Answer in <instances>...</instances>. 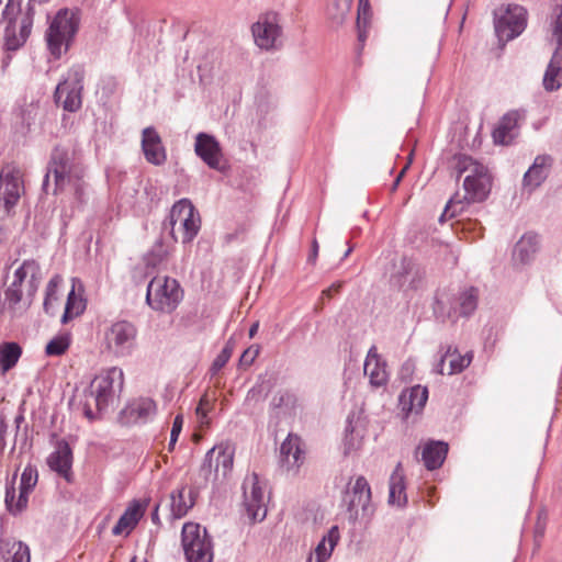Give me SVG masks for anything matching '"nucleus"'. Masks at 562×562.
Listing matches in <instances>:
<instances>
[{"instance_id":"obj_53","label":"nucleus","mask_w":562,"mask_h":562,"mask_svg":"<svg viewBox=\"0 0 562 562\" xmlns=\"http://www.w3.org/2000/svg\"><path fill=\"white\" fill-rule=\"evenodd\" d=\"M211 408V401L207 395H203L196 406L195 413L200 418H206L207 413Z\"/></svg>"},{"instance_id":"obj_10","label":"nucleus","mask_w":562,"mask_h":562,"mask_svg":"<svg viewBox=\"0 0 562 562\" xmlns=\"http://www.w3.org/2000/svg\"><path fill=\"white\" fill-rule=\"evenodd\" d=\"M18 472L15 471L11 477H7L4 504L7 510L16 516L26 509L29 496L37 484L38 472L36 467L27 464L21 474L19 497L15 501V481Z\"/></svg>"},{"instance_id":"obj_61","label":"nucleus","mask_w":562,"mask_h":562,"mask_svg":"<svg viewBox=\"0 0 562 562\" xmlns=\"http://www.w3.org/2000/svg\"><path fill=\"white\" fill-rule=\"evenodd\" d=\"M312 251H313V256L316 257L317 256V252H318V244H317V240L314 239L313 240V244H312Z\"/></svg>"},{"instance_id":"obj_14","label":"nucleus","mask_w":562,"mask_h":562,"mask_svg":"<svg viewBox=\"0 0 562 562\" xmlns=\"http://www.w3.org/2000/svg\"><path fill=\"white\" fill-rule=\"evenodd\" d=\"M527 10L519 4H508L503 15L495 20V33L499 42L519 36L527 26Z\"/></svg>"},{"instance_id":"obj_45","label":"nucleus","mask_w":562,"mask_h":562,"mask_svg":"<svg viewBox=\"0 0 562 562\" xmlns=\"http://www.w3.org/2000/svg\"><path fill=\"white\" fill-rule=\"evenodd\" d=\"M477 297H479V291L477 289L471 286L467 290H464L460 294V313L463 316H470L474 313V311L477 307Z\"/></svg>"},{"instance_id":"obj_5","label":"nucleus","mask_w":562,"mask_h":562,"mask_svg":"<svg viewBox=\"0 0 562 562\" xmlns=\"http://www.w3.org/2000/svg\"><path fill=\"white\" fill-rule=\"evenodd\" d=\"M180 225L182 229V244L191 243L201 228L200 214L188 199H181L176 202L169 213L168 218L162 224V231L168 232L173 243L178 241L176 236V226Z\"/></svg>"},{"instance_id":"obj_26","label":"nucleus","mask_w":562,"mask_h":562,"mask_svg":"<svg viewBox=\"0 0 562 562\" xmlns=\"http://www.w3.org/2000/svg\"><path fill=\"white\" fill-rule=\"evenodd\" d=\"M280 459L286 470L297 468L303 462L304 451L301 448V438L297 435L290 432L281 443Z\"/></svg>"},{"instance_id":"obj_36","label":"nucleus","mask_w":562,"mask_h":562,"mask_svg":"<svg viewBox=\"0 0 562 562\" xmlns=\"http://www.w3.org/2000/svg\"><path fill=\"white\" fill-rule=\"evenodd\" d=\"M216 459L214 465V481L218 479V473L225 477L233 469L234 464V450L228 443H220L214 446Z\"/></svg>"},{"instance_id":"obj_1","label":"nucleus","mask_w":562,"mask_h":562,"mask_svg":"<svg viewBox=\"0 0 562 562\" xmlns=\"http://www.w3.org/2000/svg\"><path fill=\"white\" fill-rule=\"evenodd\" d=\"M50 177L54 179V195L70 189L74 200L79 206L87 202L88 183L85 180L86 167L75 150L59 146L53 149L42 184L43 190L46 192L49 187Z\"/></svg>"},{"instance_id":"obj_56","label":"nucleus","mask_w":562,"mask_h":562,"mask_svg":"<svg viewBox=\"0 0 562 562\" xmlns=\"http://www.w3.org/2000/svg\"><path fill=\"white\" fill-rule=\"evenodd\" d=\"M406 169H407V166H405V167L401 170V172L397 175V177L395 178V180H394V182H393V184H392V188H391V190H392V191H395V190L397 189V187H398V184H400V182H401V180H402V178H403V176H404V173H405Z\"/></svg>"},{"instance_id":"obj_3","label":"nucleus","mask_w":562,"mask_h":562,"mask_svg":"<svg viewBox=\"0 0 562 562\" xmlns=\"http://www.w3.org/2000/svg\"><path fill=\"white\" fill-rule=\"evenodd\" d=\"M124 386L123 370L112 367L101 371L83 391V415L94 420L113 406L119 400Z\"/></svg>"},{"instance_id":"obj_47","label":"nucleus","mask_w":562,"mask_h":562,"mask_svg":"<svg viewBox=\"0 0 562 562\" xmlns=\"http://www.w3.org/2000/svg\"><path fill=\"white\" fill-rule=\"evenodd\" d=\"M59 283L60 278L55 276L48 281L46 285L43 308L47 314H54V302L57 301V289Z\"/></svg>"},{"instance_id":"obj_43","label":"nucleus","mask_w":562,"mask_h":562,"mask_svg":"<svg viewBox=\"0 0 562 562\" xmlns=\"http://www.w3.org/2000/svg\"><path fill=\"white\" fill-rule=\"evenodd\" d=\"M71 342V336L69 333H60L53 337L46 345L45 352L50 357H58L64 355Z\"/></svg>"},{"instance_id":"obj_34","label":"nucleus","mask_w":562,"mask_h":562,"mask_svg":"<svg viewBox=\"0 0 562 562\" xmlns=\"http://www.w3.org/2000/svg\"><path fill=\"white\" fill-rule=\"evenodd\" d=\"M562 86V52L554 50L543 76V87L554 91Z\"/></svg>"},{"instance_id":"obj_31","label":"nucleus","mask_w":562,"mask_h":562,"mask_svg":"<svg viewBox=\"0 0 562 562\" xmlns=\"http://www.w3.org/2000/svg\"><path fill=\"white\" fill-rule=\"evenodd\" d=\"M0 553L3 562H30L31 554L27 544L20 540L7 539L0 544Z\"/></svg>"},{"instance_id":"obj_41","label":"nucleus","mask_w":562,"mask_h":562,"mask_svg":"<svg viewBox=\"0 0 562 562\" xmlns=\"http://www.w3.org/2000/svg\"><path fill=\"white\" fill-rule=\"evenodd\" d=\"M86 310V303L82 297L78 296L72 289L67 296L65 312L61 316V323L66 324L70 319L79 316Z\"/></svg>"},{"instance_id":"obj_51","label":"nucleus","mask_w":562,"mask_h":562,"mask_svg":"<svg viewBox=\"0 0 562 562\" xmlns=\"http://www.w3.org/2000/svg\"><path fill=\"white\" fill-rule=\"evenodd\" d=\"M258 355H259V347L250 346L240 356V359H239L240 366L248 367V366L252 364V362L258 357Z\"/></svg>"},{"instance_id":"obj_8","label":"nucleus","mask_w":562,"mask_h":562,"mask_svg":"<svg viewBox=\"0 0 562 562\" xmlns=\"http://www.w3.org/2000/svg\"><path fill=\"white\" fill-rule=\"evenodd\" d=\"M34 4L27 2L25 11L15 15L14 5L10 2L3 10V16L8 21L4 29V45L8 50H16L22 47L32 31L34 19Z\"/></svg>"},{"instance_id":"obj_28","label":"nucleus","mask_w":562,"mask_h":562,"mask_svg":"<svg viewBox=\"0 0 562 562\" xmlns=\"http://www.w3.org/2000/svg\"><path fill=\"white\" fill-rule=\"evenodd\" d=\"M428 400V390L426 386L415 385L400 395V406L406 414L419 413Z\"/></svg>"},{"instance_id":"obj_33","label":"nucleus","mask_w":562,"mask_h":562,"mask_svg":"<svg viewBox=\"0 0 562 562\" xmlns=\"http://www.w3.org/2000/svg\"><path fill=\"white\" fill-rule=\"evenodd\" d=\"M539 246L537 234L527 233L516 243L513 251V258L520 263H528L535 257Z\"/></svg>"},{"instance_id":"obj_24","label":"nucleus","mask_w":562,"mask_h":562,"mask_svg":"<svg viewBox=\"0 0 562 562\" xmlns=\"http://www.w3.org/2000/svg\"><path fill=\"white\" fill-rule=\"evenodd\" d=\"M364 373L369 376L370 384L374 387L385 385L389 380L386 363L378 355L374 346L370 348L367 355L364 361Z\"/></svg>"},{"instance_id":"obj_59","label":"nucleus","mask_w":562,"mask_h":562,"mask_svg":"<svg viewBox=\"0 0 562 562\" xmlns=\"http://www.w3.org/2000/svg\"><path fill=\"white\" fill-rule=\"evenodd\" d=\"M158 508H159V506L157 505L151 513V520L154 524H157V525L160 522L159 515H158Z\"/></svg>"},{"instance_id":"obj_44","label":"nucleus","mask_w":562,"mask_h":562,"mask_svg":"<svg viewBox=\"0 0 562 562\" xmlns=\"http://www.w3.org/2000/svg\"><path fill=\"white\" fill-rule=\"evenodd\" d=\"M449 370L448 374H458L465 370L472 362L473 353L467 352L465 355H460L458 351L452 349L449 351Z\"/></svg>"},{"instance_id":"obj_52","label":"nucleus","mask_w":562,"mask_h":562,"mask_svg":"<svg viewBox=\"0 0 562 562\" xmlns=\"http://www.w3.org/2000/svg\"><path fill=\"white\" fill-rule=\"evenodd\" d=\"M415 268V263L411 260V259H407V258H403L402 261H401V271L398 272L397 276H394L393 278L396 280V282L398 283V285H403V281H402V278L406 274H409Z\"/></svg>"},{"instance_id":"obj_25","label":"nucleus","mask_w":562,"mask_h":562,"mask_svg":"<svg viewBox=\"0 0 562 562\" xmlns=\"http://www.w3.org/2000/svg\"><path fill=\"white\" fill-rule=\"evenodd\" d=\"M145 506L137 499L132 501L112 529L114 536L130 535L144 516Z\"/></svg>"},{"instance_id":"obj_54","label":"nucleus","mask_w":562,"mask_h":562,"mask_svg":"<svg viewBox=\"0 0 562 562\" xmlns=\"http://www.w3.org/2000/svg\"><path fill=\"white\" fill-rule=\"evenodd\" d=\"M183 427V417L182 415H177L173 419L170 437L179 438Z\"/></svg>"},{"instance_id":"obj_18","label":"nucleus","mask_w":562,"mask_h":562,"mask_svg":"<svg viewBox=\"0 0 562 562\" xmlns=\"http://www.w3.org/2000/svg\"><path fill=\"white\" fill-rule=\"evenodd\" d=\"M22 189L20 170L12 166L3 167L0 171V202L7 211L18 203Z\"/></svg>"},{"instance_id":"obj_4","label":"nucleus","mask_w":562,"mask_h":562,"mask_svg":"<svg viewBox=\"0 0 562 562\" xmlns=\"http://www.w3.org/2000/svg\"><path fill=\"white\" fill-rule=\"evenodd\" d=\"M42 279L41 267L34 259H25L13 272V280L4 290L12 311L18 303L32 305Z\"/></svg>"},{"instance_id":"obj_13","label":"nucleus","mask_w":562,"mask_h":562,"mask_svg":"<svg viewBox=\"0 0 562 562\" xmlns=\"http://www.w3.org/2000/svg\"><path fill=\"white\" fill-rule=\"evenodd\" d=\"M137 328L128 321H117L105 331L104 340L108 350L117 357L132 353L136 345Z\"/></svg>"},{"instance_id":"obj_40","label":"nucleus","mask_w":562,"mask_h":562,"mask_svg":"<svg viewBox=\"0 0 562 562\" xmlns=\"http://www.w3.org/2000/svg\"><path fill=\"white\" fill-rule=\"evenodd\" d=\"M169 254V246L165 245L162 238H159L145 255L144 261L147 267L157 268L167 260Z\"/></svg>"},{"instance_id":"obj_57","label":"nucleus","mask_w":562,"mask_h":562,"mask_svg":"<svg viewBox=\"0 0 562 562\" xmlns=\"http://www.w3.org/2000/svg\"><path fill=\"white\" fill-rule=\"evenodd\" d=\"M341 284L340 283H336V284H333L330 288H328L327 290H324L323 293L324 294H327V295H330L331 292H338L339 289H340Z\"/></svg>"},{"instance_id":"obj_37","label":"nucleus","mask_w":562,"mask_h":562,"mask_svg":"<svg viewBox=\"0 0 562 562\" xmlns=\"http://www.w3.org/2000/svg\"><path fill=\"white\" fill-rule=\"evenodd\" d=\"M353 0H330L326 9V15L333 27H339L347 20Z\"/></svg>"},{"instance_id":"obj_49","label":"nucleus","mask_w":562,"mask_h":562,"mask_svg":"<svg viewBox=\"0 0 562 562\" xmlns=\"http://www.w3.org/2000/svg\"><path fill=\"white\" fill-rule=\"evenodd\" d=\"M271 385L267 381L256 383L247 393V401H263L270 392Z\"/></svg>"},{"instance_id":"obj_9","label":"nucleus","mask_w":562,"mask_h":562,"mask_svg":"<svg viewBox=\"0 0 562 562\" xmlns=\"http://www.w3.org/2000/svg\"><path fill=\"white\" fill-rule=\"evenodd\" d=\"M181 544L188 562H212L213 544L206 529L196 522H186Z\"/></svg>"},{"instance_id":"obj_16","label":"nucleus","mask_w":562,"mask_h":562,"mask_svg":"<svg viewBox=\"0 0 562 562\" xmlns=\"http://www.w3.org/2000/svg\"><path fill=\"white\" fill-rule=\"evenodd\" d=\"M156 414V402L150 397L140 396L126 404L120 413V418L126 425H143L153 420Z\"/></svg>"},{"instance_id":"obj_55","label":"nucleus","mask_w":562,"mask_h":562,"mask_svg":"<svg viewBox=\"0 0 562 562\" xmlns=\"http://www.w3.org/2000/svg\"><path fill=\"white\" fill-rule=\"evenodd\" d=\"M450 350H451V347L449 346L447 351L440 356L438 362L434 366V372H436L438 374L445 373V363H446V360L448 359Z\"/></svg>"},{"instance_id":"obj_60","label":"nucleus","mask_w":562,"mask_h":562,"mask_svg":"<svg viewBox=\"0 0 562 562\" xmlns=\"http://www.w3.org/2000/svg\"><path fill=\"white\" fill-rule=\"evenodd\" d=\"M177 441H178V438L170 437L169 445H168L169 451H172L175 449Z\"/></svg>"},{"instance_id":"obj_11","label":"nucleus","mask_w":562,"mask_h":562,"mask_svg":"<svg viewBox=\"0 0 562 562\" xmlns=\"http://www.w3.org/2000/svg\"><path fill=\"white\" fill-rule=\"evenodd\" d=\"M77 30L78 20L75 13L68 9L59 10L46 33L47 46L55 57L61 55V46L64 44L68 47L69 41L74 37Z\"/></svg>"},{"instance_id":"obj_15","label":"nucleus","mask_w":562,"mask_h":562,"mask_svg":"<svg viewBox=\"0 0 562 562\" xmlns=\"http://www.w3.org/2000/svg\"><path fill=\"white\" fill-rule=\"evenodd\" d=\"M251 32L259 48L265 50L274 48L278 38L282 34L279 14L277 12L261 14L258 21L252 24Z\"/></svg>"},{"instance_id":"obj_6","label":"nucleus","mask_w":562,"mask_h":562,"mask_svg":"<svg viewBox=\"0 0 562 562\" xmlns=\"http://www.w3.org/2000/svg\"><path fill=\"white\" fill-rule=\"evenodd\" d=\"M183 299V290L180 283L167 276L153 278L146 292V303L160 313H172Z\"/></svg>"},{"instance_id":"obj_38","label":"nucleus","mask_w":562,"mask_h":562,"mask_svg":"<svg viewBox=\"0 0 562 562\" xmlns=\"http://www.w3.org/2000/svg\"><path fill=\"white\" fill-rule=\"evenodd\" d=\"M22 356V348L18 342L4 341L0 344V371L8 372L15 367Z\"/></svg>"},{"instance_id":"obj_30","label":"nucleus","mask_w":562,"mask_h":562,"mask_svg":"<svg viewBox=\"0 0 562 562\" xmlns=\"http://www.w3.org/2000/svg\"><path fill=\"white\" fill-rule=\"evenodd\" d=\"M194 505V492L182 486L170 494V512L175 519L184 517Z\"/></svg>"},{"instance_id":"obj_64","label":"nucleus","mask_w":562,"mask_h":562,"mask_svg":"<svg viewBox=\"0 0 562 562\" xmlns=\"http://www.w3.org/2000/svg\"><path fill=\"white\" fill-rule=\"evenodd\" d=\"M4 432H5V426L2 424L0 426V437H2Z\"/></svg>"},{"instance_id":"obj_29","label":"nucleus","mask_w":562,"mask_h":562,"mask_svg":"<svg viewBox=\"0 0 562 562\" xmlns=\"http://www.w3.org/2000/svg\"><path fill=\"white\" fill-rule=\"evenodd\" d=\"M448 443L439 440H429L422 449V460L427 470L439 469L446 460Z\"/></svg>"},{"instance_id":"obj_42","label":"nucleus","mask_w":562,"mask_h":562,"mask_svg":"<svg viewBox=\"0 0 562 562\" xmlns=\"http://www.w3.org/2000/svg\"><path fill=\"white\" fill-rule=\"evenodd\" d=\"M270 405L273 409L281 408L284 413L295 414L299 406V398L295 393L283 391L273 396Z\"/></svg>"},{"instance_id":"obj_39","label":"nucleus","mask_w":562,"mask_h":562,"mask_svg":"<svg viewBox=\"0 0 562 562\" xmlns=\"http://www.w3.org/2000/svg\"><path fill=\"white\" fill-rule=\"evenodd\" d=\"M550 41L554 43L555 49L562 52V4L552 7L549 15Z\"/></svg>"},{"instance_id":"obj_62","label":"nucleus","mask_w":562,"mask_h":562,"mask_svg":"<svg viewBox=\"0 0 562 562\" xmlns=\"http://www.w3.org/2000/svg\"><path fill=\"white\" fill-rule=\"evenodd\" d=\"M5 239V233L2 227H0V244L3 243Z\"/></svg>"},{"instance_id":"obj_35","label":"nucleus","mask_w":562,"mask_h":562,"mask_svg":"<svg viewBox=\"0 0 562 562\" xmlns=\"http://www.w3.org/2000/svg\"><path fill=\"white\" fill-rule=\"evenodd\" d=\"M372 11L369 0H359L357 9V32H358V44L360 48L364 46L368 37V31L371 26Z\"/></svg>"},{"instance_id":"obj_46","label":"nucleus","mask_w":562,"mask_h":562,"mask_svg":"<svg viewBox=\"0 0 562 562\" xmlns=\"http://www.w3.org/2000/svg\"><path fill=\"white\" fill-rule=\"evenodd\" d=\"M234 347H235V342H234L233 338H229L226 341L224 348L215 357V359L213 360V362L211 364L210 372L212 375L217 374L226 366V363L229 361V359L233 355Z\"/></svg>"},{"instance_id":"obj_23","label":"nucleus","mask_w":562,"mask_h":562,"mask_svg":"<svg viewBox=\"0 0 562 562\" xmlns=\"http://www.w3.org/2000/svg\"><path fill=\"white\" fill-rule=\"evenodd\" d=\"M552 166L550 155H538L522 178V186L530 192L540 187L548 178Z\"/></svg>"},{"instance_id":"obj_32","label":"nucleus","mask_w":562,"mask_h":562,"mask_svg":"<svg viewBox=\"0 0 562 562\" xmlns=\"http://www.w3.org/2000/svg\"><path fill=\"white\" fill-rule=\"evenodd\" d=\"M389 503L398 507L407 504L406 484L401 463L396 465L390 477Z\"/></svg>"},{"instance_id":"obj_20","label":"nucleus","mask_w":562,"mask_h":562,"mask_svg":"<svg viewBox=\"0 0 562 562\" xmlns=\"http://www.w3.org/2000/svg\"><path fill=\"white\" fill-rule=\"evenodd\" d=\"M82 79L80 71H74L64 81L59 82L54 93L56 105H81Z\"/></svg>"},{"instance_id":"obj_17","label":"nucleus","mask_w":562,"mask_h":562,"mask_svg":"<svg viewBox=\"0 0 562 562\" xmlns=\"http://www.w3.org/2000/svg\"><path fill=\"white\" fill-rule=\"evenodd\" d=\"M74 454L72 449L65 439H59L55 443V449L46 459L48 468L56 472L67 483L74 482L72 473Z\"/></svg>"},{"instance_id":"obj_50","label":"nucleus","mask_w":562,"mask_h":562,"mask_svg":"<svg viewBox=\"0 0 562 562\" xmlns=\"http://www.w3.org/2000/svg\"><path fill=\"white\" fill-rule=\"evenodd\" d=\"M215 454V449H210L203 460V463L201 465L200 472L204 476L206 481L213 480L214 481V468H213V458Z\"/></svg>"},{"instance_id":"obj_2","label":"nucleus","mask_w":562,"mask_h":562,"mask_svg":"<svg viewBox=\"0 0 562 562\" xmlns=\"http://www.w3.org/2000/svg\"><path fill=\"white\" fill-rule=\"evenodd\" d=\"M456 172L459 179L467 173L463 180L464 196L463 200L451 198L447 203L440 221L458 216L464 211L465 202L477 203L485 201L492 190V176L488 168L467 155H460L456 158Z\"/></svg>"},{"instance_id":"obj_27","label":"nucleus","mask_w":562,"mask_h":562,"mask_svg":"<svg viewBox=\"0 0 562 562\" xmlns=\"http://www.w3.org/2000/svg\"><path fill=\"white\" fill-rule=\"evenodd\" d=\"M340 540V532L337 526L330 527V529L323 536L321 541L317 543L314 551L310 554L307 562H327L336 546Z\"/></svg>"},{"instance_id":"obj_22","label":"nucleus","mask_w":562,"mask_h":562,"mask_svg":"<svg viewBox=\"0 0 562 562\" xmlns=\"http://www.w3.org/2000/svg\"><path fill=\"white\" fill-rule=\"evenodd\" d=\"M519 113L517 110L508 111L504 114L492 132L493 140L496 145H510L519 134Z\"/></svg>"},{"instance_id":"obj_7","label":"nucleus","mask_w":562,"mask_h":562,"mask_svg":"<svg viewBox=\"0 0 562 562\" xmlns=\"http://www.w3.org/2000/svg\"><path fill=\"white\" fill-rule=\"evenodd\" d=\"M344 502L347 505L348 518L353 524L359 519L369 522L374 515L371 486L363 475L348 482Z\"/></svg>"},{"instance_id":"obj_58","label":"nucleus","mask_w":562,"mask_h":562,"mask_svg":"<svg viewBox=\"0 0 562 562\" xmlns=\"http://www.w3.org/2000/svg\"><path fill=\"white\" fill-rule=\"evenodd\" d=\"M258 329H259V323L256 322L249 328V337L252 338L257 334Z\"/></svg>"},{"instance_id":"obj_12","label":"nucleus","mask_w":562,"mask_h":562,"mask_svg":"<svg viewBox=\"0 0 562 562\" xmlns=\"http://www.w3.org/2000/svg\"><path fill=\"white\" fill-rule=\"evenodd\" d=\"M266 482L257 473L246 475L243 482L244 506L250 520L261 521L267 516Z\"/></svg>"},{"instance_id":"obj_63","label":"nucleus","mask_w":562,"mask_h":562,"mask_svg":"<svg viewBox=\"0 0 562 562\" xmlns=\"http://www.w3.org/2000/svg\"><path fill=\"white\" fill-rule=\"evenodd\" d=\"M351 251H352V247H349V248L346 250V252H345V255H344V258H347V257L351 254Z\"/></svg>"},{"instance_id":"obj_19","label":"nucleus","mask_w":562,"mask_h":562,"mask_svg":"<svg viewBox=\"0 0 562 562\" xmlns=\"http://www.w3.org/2000/svg\"><path fill=\"white\" fill-rule=\"evenodd\" d=\"M194 151L196 156L211 169L222 171V148L213 135L199 133L195 136Z\"/></svg>"},{"instance_id":"obj_48","label":"nucleus","mask_w":562,"mask_h":562,"mask_svg":"<svg viewBox=\"0 0 562 562\" xmlns=\"http://www.w3.org/2000/svg\"><path fill=\"white\" fill-rule=\"evenodd\" d=\"M361 441V436L357 432L356 427L352 425V418L348 417L347 425L345 428V453H349L350 451L359 448Z\"/></svg>"},{"instance_id":"obj_21","label":"nucleus","mask_w":562,"mask_h":562,"mask_svg":"<svg viewBox=\"0 0 562 562\" xmlns=\"http://www.w3.org/2000/svg\"><path fill=\"white\" fill-rule=\"evenodd\" d=\"M142 150L145 159L154 166H161L167 160V154L161 138L153 126L143 130Z\"/></svg>"}]
</instances>
